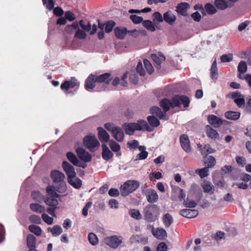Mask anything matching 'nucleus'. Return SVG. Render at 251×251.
<instances>
[{
  "mask_svg": "<svg viewBox=\"0 0 251 251\" xmlns=\"http://www.w3.org/2000/svg\"><path fill=\"white\" fill-rule=\"evenodd\" d=\"M190 100L188 97L184 96H175L172 99V102L170 100L164 99L160 102V106L163 108L165 112L169 110L170 107L178 106L181 107L182 105L184 108L189 106Z\"/></svg>",
  "mask_w": 251,
  "mask_h": 251,
  "instance_id": "f257e3e1",
  "label": "nucleus"
},
{
  "mask_svg": "<svg viewBox=\"0 0 251 251\" xmlns=\"http://www.w3.org/2000/svg\"><path fill=\"white\" fill-rule=\"evenodd\" d=\"M123 128L126 133L128 135L133 134L135 130H142L146 129L149 131H151L146 121L142 120H138L137 123H125Z\"/></svg>",
  "mask_w": 251,
  "mask_h": 251,
  "instance_id": "f03ea898",
  "label": "nucleus"
},
{
  "mask_svg": "<svg viewBox=\"0 0 251 251\" xmlns=\"http://www.w3.org/2000/svg\"><path fill=\"white\" fill-rule=\"evenodd\" d=\"M50 176L54 184L58 185L54 187L55 191L59 193H64L66 190L64 181L65 175L57 170H54L51 172Z\"/></svg>",
  "mask_w": 251,
  "mask_h": 251,
  "instance_id": "7ed1b4c3",
  "label": "nucleus"
},
{
  "mask_svg": "<svg viewBox=\"0 0 251 251\" xmlns=\"http://www.w3.org/2000/svg\"><path fill=\"white\" fill-rule=\"evenodd\" d=\"M145 220L148 222H153L158 219L160 214L159 209L156 205L146 206L143 210Z\"/></svg>",
  "mask_w": 251,
  "mask_h": 251,
  "instance_id": "20e7f679",
  "label": "nucleus"
},
{
  "mask_svg": "<svg viewBox=\"0 0 251 251\" xmlns=\"http://www.w3.org/2000/svg\"><path fill=\"white\" fill-rule=\"evenodd\" d=\"M104 127L112 135L113 138L118 142L123 141L124 133L122 128L119 126H115L113 124L106 123L104 125Z\"/></svg>",
  "mask_w": 251,
  "mask_h": 251,
  "instance_id": "39448f33",
  "label": "nucleus"
},
{
  "mask_svg": "<svg viewBox=\"0 0 251 251\" xmlns=\"http://www.w3.org/2000/svg\"><path fill=\"white\" fill-rule=\"evenodd\" d=\"M139 186V183L137 180H129L126 181L120 187L121 195L126 196L135 191Z\"/></svg>",
  "mask_w": 251,
  "mask_h": 251,
  "instance_id": "423d86ee",
  "label": "nucleus"
},
{
  "mask_svg": "<svg viewBox=\"0 0 251 251\" xmlns=\"http://www.w3.org/2000/svg\"><path fill=\"white\" fill-rule=\"evenodd\" d=\"M46 191L49 197L45 200V203L50 206L56 207L58 202L56 198L59 197V195L56 193L54 187L52 186L47 187Z\"/></svg>",
  "mask_w": 251,
  "mask_h": 251,
  "instance_id": "0eeeda50",
  "label": "nucleus"
},
{
  "mask_svg": "<svg viewBox=\"0 0 251 251\" xmlns=\"http://www.w3.org/2000/svg\"><path fill=\"white\" fill-rule=\"evenodd\" d=\"M123 240L122 236H109L104 238L103 242L109 247L116 249L123 243Z\"/></svg>",
  "mask_w": 251,
  "mask_h": 251,
  "instance_id": "6e6552de",
  "label": "nucleus"
},
{
  "mask_svg": "<svg viewBox=\"0 0 251 251\" xmlns=\"http://www.w3.org/2000/svg\"><path fill=\"white\" fill-rule=\"evenodd\" d=\"M84 145L91 151L99 147L100 144L95 136H87L83 139Z\"/></svg>",
  "mask_w": 251,
  "mask_h": 251,
  "instance_id": "1a4fd4ad",
  "label": "nucleus"
},
{
  "mask_svg": "<svg viewBox=\"0 0 251 251\" xmlns=\"http://www.w3.org/2000/svg\"><path fill=\"white\" fill-rule=\"evenodd\" d=\"M143 194L146 197L147 201L151 203L156 202L158 200V196L156 191L152 189L143 190Z\"/></svg>",
  "mask_w": 251,
  "mask_h": 251,
  "instance_id": "9d476101",
  "label": "nucleus"
},
{
  "mask_svg": "<svg viewBox=\"0 0 251 251\" xmlns=\"http://www.w3.org/2000/svg\"><path fill=\"white\" fill-rule=\"evenodd\" d=\"M231 98L239 108H243L245 104V96L240 92H235L232 94Z\"/></svg>",
  "mask_w": 251,
  "mask_h": 251,
  "instance_id": "9b49d317",
  "label": "nucleus"
},
{
  "mask_svg": "<svg viewBox=\"0 0 251 251\" xmlns=\"http://www.w3.org/2000/svg\"><path fill=\"white\" fill-rule=\"evenodd\" d=\"M78 86H79V82L75 77H72L70 80H66L63 83L60 87L63 91L67 92L69 89Z\"/></svg>",
  "mask_w": 251,
  "mask_h": 251,
  "instance_id": "f8f14e48",
  "label": "nucleus"
},
{
  "mask_svg": "<svg viewBox=\"0 0 251 251\" xmlns=\"http://www.w3.org/2000/svg\"><path fill=\"white\" fill-rule=\"evenodd\" d=\"M76 152L78 157L85 162H89L91 160L92 156L88 152L82 148H78L76 149Z\"/></svg>",
  "mask_w": 251,
  "mask_h": 251,
  "instance_id": "ddd939ff",
  "label": "nucleus"
},
{
  "mask_svg": "<svg viewBox=\"0 0 251 251\" xmlns=\"http://www.w3.org/2000/svg\"><path fill=\"white\" fill-rule=\"evenodd\" d=\"M62 167L68 176V179L75 176L76 173L74 168L68 162L64 161L62 163Z\"/></svg>",
  "mask_w": 251,
  "mask_h": 251,
  "instance_id": "4468645a",
  "label": "nucleus"
},
{
  "mask_svg": "<svg viewBox=\"0 0 251 251\" xmlns=\"http://www.w3.org/2000/svg\"><path fill=\"white\" fill-rule=\"evenodd\" d=\"M179 140L181 146L183 150L187 152H191V149L188 137L185 134H183L180 136Z\"/></svg>",
  "mask_w": 251,
  "mask_h": 251,
  "instance_id": "2eb2a0df",
  "label": "nucleus"
},
{
  "mask_svg": "<svg viewBox=\"0 0 251 251\" xmlns=\"http://www.w3.org/2000/svg\"><path fill=\"white\" fill-rule=\"evenodd\" d=\"M98 138L101 143H107L110 140V136L106 130L101 127L98 128Z\"/></svg>",
  "mask_w": 251,
  "mask_h": 251,
  "instance_id": "dca6fc26",
  "label": "nucleus"
},
{
  "mask_svg": "<svg viewBox=\"0 0 251 251\" xmlns=\"http://www.w3.org/2000/svg\"><path fill=\"white\" fill-rule=\"evenodd\" d=\"M176 12L183 16L188 15L187 11L190 8V5L187 2L179 3L176 7Z\"/></svg>",
  "mask_w": 251,
  "mask_h": 251,
  "instance_id": "f3484780",
  "label": "nucleus"
},
{
  "mask_svg": "<svg viewBox=\"0 0 251 251\" xmlns=\"http://www.w3.org/2000/svg\"><path fill=\"white\" fill-rule=\"evenodd\" d=\"M151 57L155 64L157 69L161 68V63L165 60V57L162 54H152Z\"/></svg>",
  "mask_w": 251,
  "mask_h": 251,
  "instance_id": "a211bd4d",
  "label": "nucleus"
},
{
  "mask_svg": "<svg viewBox=\"0 0 251 251\" xmlns=\"http://www.w3.org/2000/svg\"><path fill=\"white\" fill-rule=\"evenodd\" d=\"M179 214L183 217L187 218H193L196 217L199 214L198 211L195 209H184L179 211Z\"/></svg>",
  "mask_w": 251,
  "mask_h": 251,
  "instance_id": "6ab92c4d",
  "label": "nucleus"
},
{
  "mask_svg": "<svg viewBox=\"0 0 251 251\" xmlns=\"http://www.w3.org/2000/svg\"><path fill=\"white\" fill-rule=\"evenodd\" d=\"M208 122L214 127H219L223 124V121L215 115H211L208 117Z\"/></svg>",
  "mask_w": 251,
  "mask_h": 251,
  "instance_id": "aec40b11",
  "label": "nucleus"
},
{
  "mask_svg": "<svg viewBox=\"0 0 251 251\" xmlns=\"http://www.w3.org/2000/svg\"><path fill=\"white\" fill-rule=\"evenodd\" d=\"M152 233L154 236L160 240H164L167 236L166 230L162 228H157L156 229L153 228Z\"/></svg>",
  "mask_w": 251,
  "mask_h": 251,
  "instance_id": "412c9836",
  "label": "nucleus"
},
{
  "mask_svg": "<svg viewBox=\"0 0 251 251\" xmlns=\"http://www.w3.org/2000/svg\"><path fill=\"white\" fill-rule=\"evenodd\" d=\"M163 19L167 23L172 25L176 20V17L173 11L168 10L163 14Z\"/></svg>",
  "mask_w": 251,
  "mask_h": 251,
  "instance_id": "4be33fe9",
  "label": "nucleus"
},
{
  "mask_svg": "<svg viewBox=\"0 0 251 251\" xmlns=\"http://www.w3.org/2000/svg\"><path fill=\"white\" fill-rule=\"evenodd\" d=\"M205 129L206 134L209 138L213 140H217L219 139V134L216 130L213 128L209 125L206 126Z\"/></svg>",
  "mask_w": 251,
  "mask_h": 251,
  "instance_id": "5701e85b",
  "label": "nucleus"
},
{
  "mask_svg": "<svg viewBox=\"0 0 251 251\" xmlns=\"http://www.w3.org/2000/svg\"><path fill=\"white\" fill-rule=\"evenodd\" d=\"M150 111L152 114L154 116H156L160 119H164L165 120H167L168 119V117L165 115V113L166 112L164 111V113H163L158 107H152L151 108Z\"/></svg>",
  "mask_w": 251,
  "mask_h": 251,
  "instance_id": "b1692460",
  "label": "nucleus"
},
{
  "mask_svg": "<svg viewBox=\"0 0 251 251\" xmlns=\"http://www.w3.org/2000/svg\"><path fill=\"white\" fill-rule=\"evenodd\" d=\"M95 81L97 83H105L106 84H108L111 80L110 78V75L108 73H105L101 75H99L98 76H95Z\"/></svg>",
  "mask_w": 251,
  "mask_h": 251,
  "instance_id": "393cba45",
  "label": "nucleus"
},
{
  "mask_svg": "<svg viewBox=\"0 0 251 251\" xmlns=\"http://www.w3.org/2000/svg\"><path fill=\"white\" fill-rule=\"evenodd\" d=\"M201 186L204 192L209 193L210 195L214 193V187L211 182L207 181H204L201 183Z\"/></svg>",
  "mask_w": 251,
  "mask_h": 251,
  "instance_id": "a878e982",
  "label": "nucleus"
},
{
  "mask_svg": "<svg viewBox=\"0 0 251 251\" xmlns=\"http://www.w3.org/2000/svg\"><path fill=\"white\" fill-rule=\"evenodd\" d=\"M101 147L102 150L101 155L103 159L108 160L111 158L113 156V154L108 147L105 144H102Z\"/></svg>",
  "mask_w": 251,
  "mask_h": 251,
  "instance_id": "bb28decb",
  "label": "nucleus"
},
{
  "mask_svg": "<svg viewBox=\"0 0 251 251\" xmlns=\"http://www.w3.org/2000/svg\"><path fill=\"white\" fill-rule=\"evenodd\" d=\"M96 83L97 82L95 81V75H90L85 81V89L88 90L93 89L95 86Z\"/></svg>",
  "mask_w": 251,
  "mask_h": 251,
  "instance_id": "cd10ccee",
  "label": "nucleus"
},
{
  "mask_svg": "<svg viewBox=\"0 0 251 251\" xmlns=\"http://www.w3.org/2000/svg\"><path fill=\"white\" fill-rule=\"evenodd\" d=\"M29 207L32 211L38 214L43 213L45 212V207L37 203L30 204Z\"/></svg>",
  "mask_w": 251,
  "mask_h": 251,
  "instance_id": "c85d7f7f",
  "label": "nucleus"
},
{
  "mask_svg": "<svg viewBox=\"0 0 251 251\" xmlns=\"http://www.w3.org/2000/svg\"><path fill=\"white\" fill-rule=\"evenodd\" d=\"M47 230L48 232H50L52 235L54 237L59 236L63 232L62 227L58 225L48 227Z\"/></svg>",
  "mask_w": 251,
  "mask_h": 251,
  "instance_id": "c756f323",
  "label": "nucleus"
},
{
  "mask_svg": "<svg viewBox=\"0 0 251 251\" xmlns=\"http://www.w3.org/2000/svg\"><path fill=\"white\" fill-rule=\"evenodd\" d=\"M215 5L216 7L221 10H225L228 7L232 6V4L228 3V2H226L225 0H216L215 1Z\"/></svg>",
  "mask_w": 251,
  "mask_h": 251,
  "instance_id": "7c9ffc66",
  "label": "nucleus"
},
{
  "mask_svg": "<svg viewBox=\"0 0 251 251\" xmlns=\"http://www.w3.org/2000/svg\"><path fill=\"white\" fill-rule=\"evenodd\" d=\"M241 114L236 111H228L225 113V117L230 120H237L239 119Z\"/></svg>",
  "mask_w": 251,
  "mask_h": 251,
  "instance_id": "2f4dec72",
  "label": "nucleus"
},
{
  "mask_svg": "<svg viewBox=\"0 0 251 251\" xmlns=\"http://www.w3.org/2000/svg\"><path fill=\"white\" fill-rule=\"evenodd\" d=\"M114 32L117 38L123 39L126 35L127 31L126 28H120L119 27H116L114 29Z\"/></svg>",
  "mask_w": 251,
  "mask_h": 251,
  "instance_id": "473e14b6",
  "label": "nucleus"
},
{
  "mask_svg": "<svg viewBox=\"0 0 251 251\" xmlns=\"http://www.w3.org/2000/svg\"><path fill=\"white\" fill-rule=\"evenodd\" d=\"M162 221L165 227H168L173 223L174 219L171 214L166 213L163 215Z\"/></svg>",
  "mask_w": 251,
  "mask_h": 251,
  "instance_id": "72a5a7b5",
  "label": "nucleus"
},
{
  "mask_svg": "<svg viewBox=\"0 0 251 251\" xmlns=\"http://www.w3.org/2000/svg\"><path fill=\"white\" fill-rule=\"evenodd\" d=\"M36 238L32 234H29L27 236L26 244L29 248H36Z\"/></svg>",
  "mask_w": 251,
  "mask_h": 251,
  "instance_id": "f704fd0d",
  "label": "nucleus"
},
{
  "mask_svg": "<svg viewBox=\"0 0 251 251\" xmlns=\"http://www.w3.org/2000/svg\"><path fill=\"white\" fill-rule=\"evenodd\" d=\"M146 148L144 146H140L139 147V150L141 151L137 156L136 160H143L146 159L148 155V153L146 151Z\"/></svg>",
  "mask_w": 251,
  "mask_h": 251,
  "instance_id": "c9c22d12",
  "label": "nucleus"
},
{
  "mask_svg": "<svg viewBox=\"0 0 251 251\" xmlns=\"http://www.w3.org/2000/svg\"><path fill=\"white\" fill-rule=\"evenodd\" d=\"M68 160L74 165L77 166H80L79 160L76 156L72 152H69L67 154Z\"/></svg>",
  "mask_w": 251,
  "mask_h": 251,
  "instance_id": "e433bc0d",
  "label": "nucleus"
},
{
  "mask_svg": "<svg viewBox=\"0 0 251 251\" xmlns=\"http://www.w3.org/2000/svg\"><path fill=\"white\" fill-rule=\"evenodd\" d=\"M129 241L131 244H136L143 242L145 243L147 242V239L145 237H141L138 235H133L130 238Z\"/></svg>",
  "mask_w": 251,
  "mask_h": 251,
  "instance_id": "4c0bfd02",
  "label": "nucleus"
},
{
  "mask_svg": "<svg viewBox=\"0 0 251 251\" xmlns=\"http://www.w3.org/2000/svg\"><path fill=\"white\" fill-rule=\"evenodd\" d=\"M69 183L75 188H79L82 185L81 180L77 178L72 177L68 179Z\"/></svg>",
  "mask_w": 251,
  "mask_h": 251,
  "instance_id": "58836bf2",
  "label": "nucleus"
},
{
  "mask_svg": "<svg viewBox=\"0 0 251 251\" xmlns=\"http://www.w3.org/2000/svg\"><path fill=\"white\" fill-rule=\"evenodd\" d=\"M32 199L38 202H41L44 200V196L38 191H34L31 194Z\"/></svg>",
  "mask_w": 251,
  "mask_h": 251,
  "instance_id": "ea45409f",
  "label": "nucleus"
},
{
  "mask_svg": "<svg viewBox=\"0 0 251 251\" xmlns=\"http://www.w3.org/2000/svg\"><path fill=\"white\" fill-rule=\"evenodd\" d=\"M211 76L212 79H217L218 77V69L217 67L216 60H214L212 63L210 69Z\"/></svg>",
  "mask_w": 251,
  "mask_h": 251,
  "instance_id": "a19ab883",
  "label": "nucleus"
},
{
  "mask_svg": "<svg viewBox=\"0 0 251 251\" xmlns=\"http://www.w3.org/2000/svg\"><path fill=\"white\" fill-rule=\"evenodd\" d=\"M78 28V24L77 22H74L72 25H67L65 28V30L68 33L72 34L75 30Z\"/></svg>",
  "mask_w": 251,
  "mask_h": 251,
  "instance_id": "79ce46f5",
  "label": "nucleus"
},
{
  "mask_svg": "<svg viewBox=\"0 0 251 251\" xmlns=\"http://www.w3.org/2000/svg\"><path fill=\"white\" fill-rule=\"evenodd\" d=\"M29 230L31 232L34 233L37 236H40L42 233V229L40 227L36 225H30L28 227Z\"/></svg>",
  "mask_w": 251,
  "mask_h": 251,
  "instance_id": "37998d69",
  "label": "nucleus"
},
{
  "mask_svg": "<svg viewBox=\"0 0 251 251\" xmlns=\"http://www.w3.org/2000/svg\"><path fill=\"white\" fill-rule=\"evenodd\" d=\"M109 146L114 152H118L120 151L121 147L119 144L113 140H110L109 142Z\"/></svg>",
  "mask_w": 251,
  "mask_h": 251,
  "instance_id": "c03bdc74",
  "label": "nucleus"
},
{
  "mask_svg": "<svg viewBox=\"0 0 251 251\" xmlns=\"http://www.w3.org/2000/svg\"><path fill=\"white\" fill-rule=\"evenodd\" d=\"M143 25L148 30L153 32L155 30V28L151 21L146 20L143 22Z\"/></svg>",
  "mask_w": 251,
  "mask_h": 251,
  "instance_id": "a18cd8bd",
  "label": "nucleus"
},
{
  "mask_svg": "<svg viewBox=\"0 0 251 251\" xmlns=\"http://www.w3.org/2000/svg\"><path fill=\"white\" fill-rule=\"evenodd\" d=\"M147 120L149 124L153 127H157L159 126L160 122L154 116H149L147 118Z\"/></svg>",
  "mask_w": 251,
  "mask_h": 251,
  "instance_id": "49530a36",
  "label": "nucleus"
},
{
  "mask_svg": "<svg viewBox=\"0 0 251 251\" xmlns=\"http://www.w3.org/2000/svg\"><path fill=\"white\" fill-rule=\"evenodd\" d=\"M88 238L89 242L92 245H97L99 243V240L97 236L93 233H89L88 236Z\"/></svg>",
  "mask_w": 251,
  "mask_h": 251,
  "instance_id": "de8ad7c7",
  "label": "nucleus"
},
{
  "mask_svg": "<svg viewBox=\"0 0 251 251\" xmlns=\"http://www.w3.org/2000/svg\"><path fill=\"white\" fill-rule=\"evenodd\" d=\"M237 70L239 73H245L247 71V65L245 61H241L238 65Z\"/></svg>",
  "mask_w": 251,
  "mask_h": 251,
  "instance_id": "09e8293b",
  "label": "nucleus"
},
{
  "mask_svg": "<svg viewBox=\"0 0 251 251\" xmlns=\"http://www.w3.org/2000/svg\"><path fill=\"white\" fill-rule=\"evenodd\" d=\"M129 214L132 218L136 220L141 219V215L138 210L135 209H130L129 211Z\"/></svg>",
  "mask_w": 251,
  "mask_h": 251,
  "instance_id": "8fccbe9b",
  "label": "nucleus"
},
{
  "mask_svg": "<svg viewBox=\"0 0 251 251\" xmlns=\"http://www.w3.org/2000/svg\"><path fill=\"white\" fill-rule=\"evenodd\" d=\"M144 65L147 71L149 74H151L154 72V69L151 62L147 59L143 61Z\"/></svg>",
  "mask_w": 251,
  "mask_h": 251,
  "instance_id": "3c124183",
  "label": "nucleus"
},
{
  "mask_svg": "<svg viewBox=\"0 0 251 251\" xmlns=\"http://www.w3.org/2000/svg\"><path fill=\"white\" fill-rule=\"evenodd\" d=\"M207 167H205L201 169H197L196 173L200 176L201 178H204L208 175V169Z\"/></svg>",
  "mask_w": 251,
  "mask_h": 251,
  "instance_id": "603ef678",
  "label": "nucleus"
},
{
  "mask_svg": "<svg viewBox=\"0 0 251 251\" xmlns=\"http://www.w3.org/2000/svg\"><path fill=\"white\" fill-rule=\"evenodd\" d=\"M204 9L208 14L212 15L216 12V9L215 7L210 3H207L205 5Z\"/></svg>",
  "mask_w": 251,
  "mask_h": 251,
  "instance_id": "864d4df0",
  "label": "nucleus"
},
{
  "mask_svg": "<svg viewBox=\"0 0 251 251\" xmlns=\"http://www.w3.org/2000/svg\"><path fill=\"white\" fill-rule=\"evenodd\" d=\"M152 18L154 22L161 23L164 21L163 17L158 12H154L152 15Z\"/></svg>",
  "mask_w": 251,
  "mask_h": 251,
  "instance_id": "5fc2aeb1",
  "label": "nucleus"
},
{
  "mask_svg": "<svg viewBox=\"0 0 251 251\" xmlns=\"http://www.w3.org/2000/svg\"><path fill=\"white\" fill-rule=\"evenodd\" d=\"M87 36L85 32L81 29H79L78 28L77 29V31L75 32V37L79 39H84L86 38Z\"/></svg>",
  "mask_w": 251,
  "mask_h": 251,
  "instance_id": "6e6d98bb",
  "label": "nucleus"
},
{
  "mask_svg": "<svg viewBox=\"0 0 251 251\" xmlns=\"http://www.w3.org/2000/svg\"><path fill=\"white\" fill-rule=\"evenodd\" d=\"M214 150L212 149L209 145H206L203 149H201V153L203 155H206L208 153H211Z\"/></svg>",
  "mask_w": 251,
  "mask_h": 251,
  "instance_id": "4d7b16f0",
  "label": "nucleus"
},
{
  "mask_svg": "<svg viewBox=\"0 0 251 251\" xmlns=\"http://www.w3.org/2000/svg\"><path fill=\"white\" fill-rule=\"evenodd\" d=\"M184 205L187 208H194L197 205V203L193 200L187 199L183 201Z\"/></svg>",
  "mask_w": 251,
  "mask_h": 251,
  "instance_id": "13d9d810",
  "label": "nucleus"
},
{
  "mask_svg": "<svg viewBox=\"0 0 251 251\" xmlns=\"http://www.w3.org/2000/svg\"><path fill=\"white\" fill-rule=\"evenodd\" d=\"M220 59L222 62H229L232 60L233 56L231 53L223 54Z\"/></svg>",
  "mask_w": 251,
  "mask_h": 251,
  "instance_id": "bf43d9fd",
  "label": "nucleus"
},
{
  "mask_svg": "<svg viewBox=\"0 0 251 251\" xmlns=\"http://www.w3.org/2000/svg\"><path fill=\"white\" fill-rule=\"evenodd\" d=\"M115 25V23L112 21H110L108 22H107L105 24V32L107 33L110 32L112 30L113 28L114 27Z\"/></svg>",
  "mask_w": 251,
  "mask_h": 251,
  "instance_id": "052dcab7",
  "label": "nucleus"
},
{
  "mask_svg": "<svg viewBox=\"0 0 251 251\" xmlns=\"http://www.w3.org/2000/svg\"><path fill=\"white\" fill-rule=\"evenodd\" d=\"M42 218L43 221L48 225H50L53 223V219L45 214V212L43 213Z\"/></svg>",
  "mask_w": 251,
  "mask_h": 251,
  "instance_id": "680f3d73",
  "label": "nucleus"
},
{
  "mask_svg": "<svg viewBox=\"0 0 251 251\" xmlns=\"http://www.w3.org/2000/svg\"><path fill=\"white\" fill-rule=\"evenodd\" d=\"M79 24L80 27L83 29V31L88 32L90 31L91 26L90 23H88L87 25L84 24V22L83 20L79 21Z\"/></svg>",
  "mask_w": 251,
  "mask_h": 251,
  "instance_id": "e2e57ef3",
  "label": "nucleus"
},
{
  "mask_svg": "<svg viewBox=\"0 0 251 251\" xmlns=\"http://www.w3.org/2000/svg\"><path fill=\"white\" fill-rule=\"evenodd\" d=\"M29 220L31 223L36 224H39L41 222L40 217L34 214L30 216L29 217Z\"/></svg>",
  "mask_w": 251,
  "mask_h": 251,
  "instance_id": "0e129e2a",
  "label": "nucleus"
},
{
  "mask_svg": "<svg viewBox=\"0 0 251 251\" xmlns=\"http://www.w3.org/2000/svg\"><path fill=\"white\" fill-rule=\"evenodd\" d=\"M137 72L141 76H144L146 74L145 71L143 69L142 63L140 62L138 63L136 67Z\"/></svg>",
  "mask_w": 251,
  "mask_h": 251,
  "instance_id": "69168bd1",
  "label": "nucleus"
},
{
  "mask_svg": "<svg viewBox=\"0 0 251 251\" xmlns=\"http://www.w3.org/2000/svg\"><path fill=\"white\" fill-rule=\"evenodd\" d=\"M130 19L135 24L141 23L143 22V18L141 17L136 15H132L130 16Z\"/></svg>",
  "mask_w": 251,
  "mask_h": 251,
  "instance_id": "338daca9",
  "label": "nucleus"
},
{
  "mask_svg": "<svg viewBox=\"0 0 251 251\" xmlns=\"http://www.w3.org/2000/svg\"><path fill=\"white\" fill-rule=\"evenodd\" d=\"M65 18L66 20H68L71 22L74 21L75 17V15L72 12L70 11H67L65 13Z\"/></svg>",
  "mask_w": 251,
  "mask_h": 251,
  "instance_id": "774afa93",
  "label": "nucleus"
}]
</instances>
